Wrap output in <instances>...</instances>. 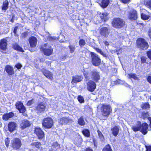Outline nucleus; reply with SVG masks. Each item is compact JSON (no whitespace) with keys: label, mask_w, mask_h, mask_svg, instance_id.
Masks as SVG:
<instances>
[{"label":"nucleus","mask_w":151,"mask_h":151,"mask_svg":"<svg viewBox=\"0 0 151 151\" xmlns=\"http://www.w3.org/2000/svg\"><path fill=\"white\" fill-rule=\"evenodd\" d=\"M83 75L86 80H88L90 77L92 80L96 83H98L101 79L100 73L95 69L91 71L90 73L85 71Z\"/></svg>","instance_id":"nucleus-1"},{"label":"nucleus","mask_w":151,"mask_h":151,"mask_svg":"<svg viewBox=\"0 0 151 151\" xmlns=\"http://www.w3.org/2000/svg\"><path fill=\"white\" fill-rule=\"evenodd\" d=\"M112 111L111 107L109 105L103 104L101 107V114L100 117V120H106Z\"/></svg>","instance_id":"nucleus-2"},{"label":"nucleus","mask_w":151,"mask_h":151,"mask_svg":"<svg viewBox=\"0 0 151 151\" xmlns=\"http://www.w3.org/2000/svg\"><path fill=\"white\" fill-rule=\"evenodd\" d=\"M136 46L140 50H144L148 48L149 45L145 39L139 37L138 38L136 41Z\"/></svg>","instance_id":"nucleus-3"},{"label":"nucleus","mask_w":151,"mask_h":151,"mask_svg":"<svg viewBox=\"0 0 151 151\" xmlns=\"http://www.w3.org/2000/svg\"><path fill=\"white\" fill-rule=\"evenodd\" d=\"M112 26L114 28L121 29L125 25V22L123 19L120 17L114 18L111 22Z\"/></svg>","instance_id":"nucleus-4"},{"label":"nucleus","mask_w":151,"mask_h":151,"mask_svg":"<svg viewBox=\"0 0 151 151\" xmlns=\"http://www.w3.org/2000/svg\"><path fill=\"white\" fill-rule=\"evenodd\" d=\"M54 124L53 120L50 117L44 118L42 122V127L45 129L51 128L53 126Z\"/></svg>","instance_id":"nucleus-5"},{"label":"nucleus","mask_w":151,"mask_h":151,"mask_svg":"<svg viewBox=\"0 0 151 151\" xmlns=\"http://www.w3.org/2000/svg\"><path fill=\"white\" fill-rule=\"evenodd\" d=\"M91 62L92 64L95 66L99 65L101 63V59L99 55L95 52H90Z\"/></svg>","instance_id":"nucleus-6"},{"label":"nucleus","mask_w":151,"mask_h":151,"mask_svg":"<svg viewBox=\"0 0 151 151\" xmlns=\"http://www.w3.org/2000/svg\"><path fill=\"white\" fill-rule=\"evenodd\" d=\"M11 145L12 147L14 150H19L22 145L21 141L19 138H15L11 142Z\"/></svg>","instance_id":"nucleus-7"},{"label":"nucleus","mask_w":151,"mask_h":151,"mask_svg":"<svg viewBox=\"0 0 151 151\" xmlns=\"http://www.w3.org/2000/svg\"><path fill=\"white\" fill-rule=\"evenodd\" d=\"M110 28L109 26L103 27L99 29V34L102 37H107L110 32Z\"/></svg>","instance_id":"nucleus-8"},{"label":"nucleus","mask_w":151,"mask_h":151,"mask_svg":"<svg viewBox=\"0 0 151 151\" xmlns=\"http://www.w3.org/2000/svg\"><path fill=\"white\" fill-rule=\"evenodd\" d=\"M34 132L39 139L42 140L44 139L45 137V133L40 127H35Z\"/></svg>","instance_id":"nucleus-9"},{"label":"nucleus","mask_w":151,"mask_h":151,"mask_svg":"<svg viewBox=\"0 0 151 151\" xmlns=\"http://www.w3.org/2000/svg\"><path fill=\"white\" fill-rule=\"evenodd\" d=\"M46 106L45 104L43 102L38 103L37 105L35 107V110L38 114L44 113L45 110Z\"/></svg>","instance_id":"nucleus-10"},{"label":"nucleus","mask_w":151,"mask_h":151,"mask_svg":"<svg viewBox=\"0 0 151 151\" xmlns=\"http://www.w3.org/2000/svg\"><path fill=\"white\" fill-rule=\"evenodd\" d=\"M128 19L131 21H135L138 18L137 11L134 9H132L128 12Z\"/></svg>","instance_id":"nucleus-11"},{"label":"nucleus","mask_w":151,"mask_h":151,"mask_svg":"<svg viewBox=\"0 0 151 151\" xmlns=\"http://www.w3.org/2000/svg\"><path fill=\"white\" fill-rule=\"evenodd\" d=\"M96 82L92 80H89L86 83V89L89 91L93 92L96 88Z\"/></svg>","instance_id":"nucleus-12"},{"label":"nucleus","mask_w":151,"mask_h":151,"mask_svg":"<svg viewBox=\"0 0 151 151\" xmlns=\"http://www.w3.org/2000/svg\"><path fill=\"white\" fill-rule=\"evenodd\" d=\"M16 108L20 113H24L26 110V108L22 103L21 101H18L15 104Z\"/></svg>","instance_id":"nucleus-13"},{"label":"nucleus","mask_w":151,"mask_h":151,"mask_svg":"<svg viewBox=\"0 0 151 151\" xmlns=\"http://www.w3.org/2000/svg\"><path fill=\"white\" fill-rule=\"evenodd\" d=\"M6 38L1 39L0 40V49L5 51L7 49V41Z\"/></svg>","instance_id":"nucleus-14"},{"label":"nucleus","mask_w":151,"mask_h":151,"mask_svg":"<svg viewBox=\"0 0 151 151\" xmlns=\"http://www.w3.org/2000/svg\"><path fill=\"white\" fill-rule=\"evenodd\" d=\"M72 120L68 117H63L58 120V122L60 124L62 125H66L68 123L71 122Z\"/></svg>","instance_id":"nucleus-15"},{"label":"nucleus","mask_w":151,"mask_h":151,"mask_svg":"<svg viewBox=\"0 0 151 151\" xmlns=\"http://www.w3.org/2000/svg\"><path fill=\"white\" fill-rule=\"evenodd\" d=\"M30 125L31 124L29 121L27 119H23L21 121L19 127L22 130H24Z\"/></svg>","instance_id":"nucleus-16"},{"label":"nucleus","mask_w":151,"mask_h":151,"mask_svg":"<svg viewBox=\"0 0 151 151\" xmlns=\"http://www.w3.org/2000/svg\"><path fill=\"white\" fill-rule=\"evenodd\" d=\"M4 70L9 76H12L14 74L15 72L14 68L11 65H6L4 68Z\"/></svg>","instance_id":"nucleus-17"},{"label":"nucleus","mask_w":151,"mask_h":151,"mask_svg":"<svg viewBox=\"0 0 151 151\" xmlns=\"http://www.w3.org/2000/svg\"><path fill=\"white\" fill-rule=\"evenodd\" d=\"M72 79L71 83L72 84L77 83H78L81 81L83 79V77L81 75H76L72 76Z\"/></svg>","instance_id":"nucleus-18"},{"label":"nucleus","mask_w":151,"mask_h":151,"mask_svg":"<svg viewBox=\"0 0 151 151\" xmlns=\"http://www.w3.org/2000/svg\"><path fill=\"white\" fill-rule=\"evenodd\" d=\"M42 72L43 75L48 79L51 80L53 79L52 73L50 71L44 69L42 70Z\"/></svg>","instance_id":"nucleus-19"},{"label":"nucleus","mask_w":151,"mask_h":151,"mask_svg":"<svg viewBox=\"0 0 151 151\" xmlns=\"http://www.w3.org/2000/svg\"><path fill=\"white\" fill-rule=\"evenodd\" d=\"M29 41L31 47H34L36 46L37 42V40L35 37H30L29 39Z\"/></svg>","instance_id":"nucleus-20"},{"label":"nucleus","mask_w":151,"mask_h":151,"mask_svg":"<svg viewBox=\"0 0 151 151\" xmlns=\"http://www.w3.org/2000/svg\"><path fill=\"white\" fill-rule=\"evenodd\" d=\"M148 127V125L146 122L141 123L140 132L143 134H146L147 132V129Z\"/></svg>","instance_id":"nucleus-21"},{"label":"nucleus","mask_w":151,"mask_h":151,"mask_svg":"<svg viewBox=\"0 0 151 151\" xmlns=\"http://www.w3.org/2000/svg\"><path fill=\"white\" fill-rule=\"evenodd\" d=\"M17 124L14 122H9L8 125V129L10 132H13L16 129Z\"/></svg>","instance_id":"nucleus-22"},{"label":"nucleus","mask_w":151,"mask_h":151,"mask_svg":"<svg viewBox=\"0 0 151 151\" xmlns=\"http://www.w3.org/2000/svg\"><path fill=\"white\" fill-rule=\"evenodd\" d=\"M12 46L13 49L17 51L20 52H24V51L22 47L17 42L12 44Z\"/></svg>","instance_id":"nucleus-23"},{"label":"nucleus","mask_w":151,"mask_h":151,"mask_svg":"<svg viewBox=\"0 0 151 151\" xmlns=\"http://www.w3.org/2000/svg\"><path fill=\"white\" fill-rule=\"evenodd\" d=\"M42 51L44 54L46 56H49L51 55L52 53L53 50L51 47L48 48H42Z\"/></svg>","instance_id":"nucleus-24"},{"label":"nucleus","mask_w":151,"mask_h":151,"mask_svg":"<svg viewBox=\"0 0 151 151\" xmlns=\"http://www.w3.org/2000/svg\"><path fill=\"white\" fill-rule=\"evenodd\" d=\"M110 2V0H101L99 4L102 8H105L108 6Z\"/></svg>","instance_id":"nucleus-25"},{"label":"nucleus","mask_w":151,"mask_h":151,"mask_svg":"<svg viewBox=\"0 0 151 151\" xmlns=\"http://www.w3.org/2000/svg\"><path fill=\"white\" fill-rule=\"evenodd\" d=\"M14 116V114L12 112L9 113H6L3 114L2 116V119L4 120L7 121L13 117Z\"/></svg>","instance_id":"nucleus-26"},{"label":"nucleus","mask_w":151,"mask_h":151,"mask_svg":"<svg viewBox=\"0 0 151 151\" xmlns=\"http://www.w3.org/2000/svg\"><path fill=\"white\" fill-rule=\"evenodd\" d=\"M51 148L50 149L49 151H55L58 149L60 148V145L57 142H53L51 145Z\"/></svg>","instance_id":"nucleus-27"},{"label":"nucleus","mask_w":151,"mask_h":151,"mask_svg":"<svg viewBox=\"0 0 151 151\" xmlns=\"http://www.w3.org/2000/svg\"><path fill=\"white\" fill-rule=\"evenodd\" d=\"M111 130L112 131V134L114 136L116 137L118 134L119 129L118 126H115L111 129Z\"/></svg>","instance_id":"nucleus-28"},{"label":"nucleus","mask_w":151,"mask_h":151,"mask_svg":"<svg viewBox=\"0 0 151 151\" xmlns=\"http://www.w3.org/2000/svg\"><path fill=\"white\" fill-rule=\"evenodd\" d=\"M9 3L8 0H5L3 2L1 6V9L5 11L9 8Z\"/></svg>","instance_id":"nucleus-29"},{"label":"nucleus","mask_w":151,"mask_h":151,"mask_svg":"<svg viewBox=\"0 0 151 151\" xmlns=\"http://www.w3.org/2000/svg\"><path fill=\"white\" fill-rule=\"evenodd\" d=\"M128 78L130 79H133L134 80H139V78L136 74L135 73H129L128 74Z\"/></svg>","instance_id":"nucleus-30"},{"label":"nucleus","mask_w":151,"mask_h":151,"mask_svg":"<svg viewBox=\"0 0 151 151\" xmlns=\"http://www.w3.org/2000/svg\"><path fill=\"white\" fill-rule=\"evenodd\" d=\"M132 129L134 132H137L141 130V122H139L136 126H133Z\"/></svg>","instance_id":"nucleus-31"},{"label":"nucleus","mask_w":151,"mask_h":151,"mask_svg":"<svg viewBox=\"0 0 151 151\" xmlns=\"http://www.w3.org/2000/svg\"><path fill=\"white\" fill-rule=\"evenodd\" d=\"M83 135L87 137H89L90 136V132L89 129H84L82 131Z\"/></svg>","instance_id":"nucleus-32"},{"label":"nucleus","mask_w":151,"mask_h":151,"mask_svg":"<svg viewBox=\"0 0 151 151\" xmlns=\"http://www.w3.org/2000/svg\"><path fill=\"white\" fill-rule=\"evenodd\" d=\"M100 17L101 20L104 22H106L108 19L107 15L104 13H102L100 14Z\"/></svg>","instance_id":"nucleus-33"},{"label":"nucleus","mask_w":151,"mask_h":151,"mask_svg":"<svg viewBox=\"0 0 151 151\" xmlns=\"http://www.w3.org/2000/svg\"><path fill=\"white\" fill-rule=\"evenodd\" d=\"M31 145L33 147H35L38 149H39L41 146V143L39 142H36L31 143Z\"/></svg>","instance_id":"nucleus-34"},{"label":"nucleus","mask_w":151,"mask_h":151,"mask_svg":"<svg viewBox=\"0 0 151 151\" xmlns=\"http://www.w3.org/2000/svg\"><path fill=\"white\" fill-rule=\"evenodd\" d=\"M141 107L143 109H148L150 108V105L148 102H145L142 104Z\"/></svg>","instance_id":"nucleus-35"},{"label":"nucleus","mask_w":151,"mask_h":151,"mask_svg":"<svg viewBox=\"0 0 151 151\" xmlns=\"http://www.w3.org/2000/svg\"><path fill=\"white\" fill-rule=\"evenodd\" d=\"M102 151H112L110 145L108 144L106 145L102 149Z\"/></svg>","instance_id":"nucleus-36"},{"label":"nucleus","mask_w":151,"mask_h":151,"mask_svg":"<svg viewBox=\"0 0 151 151\" xmlns=\"http://www.w3.org/2000/svg\"><path fill=\"white\" fill-rule=\"evenodd\" d=\"M97 132L99 138L101 141H104V137L101 132L99 129L97 130Z\"/></svg>","instance_id":"nucleus-37"},{"label":"nucleus","mask_w":151,"mask_h":151,"mask_svg":"<svg viewBox=\"0 0 151 151\" xmlns=\"http://www.w3.org/2000/svg\"><path fill=\"white\" fill-rule=\"evenodd\" d=\"M78 123L81 126H84L85 125V122L83 116H81L78 121Z\"/></svg>","instance_id":"nucleus-38"},{"label":"nucleus","mask_w":151,"mask_h":151,"mask_svg":"<svg viewBox=\"0 0 151 151\" xmlns=\"http://www.w3.org/2000/svg\"><path fill=\"white\" fill-rule=\"evenodd\" d=\"M95 50L98 53H99L101 55H103L104 57L107 58V55L105 54L99 48L95 47L94 48Z\"/></svg>","instance_id":"nucleus-39"},{"label":"nucleus","mask_w":151,"mask_h":151,"mask_svg":"<svg viewBox=\"0 0 151 151\" xmlns=\"http://www.w3.org/2000/svg\"><path fill=\"white\" fill-rule=\"evenodd\" d=\"M78 43L79 46L81 47H83L86 44L85 40L83 39H80Z\"/></svg>","instance_id":"nucleus-40"},{"label":"nucleus","mask_w":151,"mask_h":151,"mask_svg":"<svg viewBox=\"0 0 151 151\" xmlns=\"http://www.w3.org/2000/svg\"><path fill=\"white\" fill-rule=\"evenodd\" d=\"M141 19L143 20H147L149 19L150 16L149 15H146V14L142 13L141 14Z\"/></svg>","instance_id":"nucleus-41"},{"label":"nucleus","mask_w":151,"mask_h":151,"mask_svg":"<svg viewBox=\"0 0 151 151\" xmlns=\"http://www.w3.org/2000/svg\"><path fill=\"white\" fill-rule=\"evenodd\" d=\"M18 29V27L15 26L13 28V32L15 37H18L19 35L17 33V31Z\"/></svg>","instance_id":"nucleus-42"},{"label":"nucleus","mask_w":151,"mask_h":151,"mask_svg":"<svg viewBox=\"0 0 151 151\" xmlns=\"http://www.w3.org/2000/svg\"><path fill=\"white\" fill-rule=\"evenodd\" d=\"M68 47L70 49V52L71 53H73L76 49L75 46L74 45H70Z\"/></svg>","instance_id":"nucleus-43"},{"label":"nucleus","mask_w":151,"mask_h":151,"mask_svg":"<svg viewBox=\"0 0 151 151\" xmlns=\"http://www.w3.org/2000/svg\"><path fill=\"white\" fill-rule=\"evenodd\" d=\"M28 34L29 32H24L21 35V38L23 39H25L28 36Z\"/></svg>","instance_id":"nucleus-44"},{"label":"nucleus","mask_w":151,"mask_h":151,"mask_svg":"<svg viewBox=\"0 0 151 151\" xmlns=\"http://www.w3.org/2000/svg\"><path fill=\"white\" fill-rule=\"evenodd\" d=\"M77 99L78 101L80 103H83L84 102V100L83 96L81 95L78 96Z\"/></svg>","instance_id":"nucleus-45"},{"label":"nucleus","mask_w":151,"mask_h":151,"mask_svg":"<svg viewBox=\"0 0 151 151\" xmlns=\"http://www.w3.org/2000/svg\"><path fill=\"white\" fill-rule=\"evenodd\" d=\"M5 143L6 147L8 148L10 142L9 138L7 137L5 139Z\"/></svg>","instance_id":"nucleus-46"},{"label":"nucleus","mask_w":151,"mask_h":151,"mask_svg":"<svg viewBox=\"0 0 151 151\" xmlns=\"http://www.w3.org/2000/svg\"><path fill=\"white\" fill-rule=\"evenodd\" d=\"M148 116V115L147 112L146 113L145 112H143L141 114L142 117L144 119L147 118Z\"/></svg>","instance_id":"nucleus-47"},{"label":"nucleus","mask_w":151,"mask_h":151,"mask_svg":"<svg viewBox=\"0 0 151 151\" xmlns=\"http://www.w3.org/2000/svg\"><path fill=\"white\" fill-rule=\"evenodd\" d=\"M141 63H146L147 58L144 56H142L140 57Z\"/></svg>","instance_id":"nucleus-48"},{"label":"nucleus","mask_w":151,"mask_h":151,"mask_svg":"<svg viewBox=\"0 0 151 151\" xmlns=\"http://www.w3.org/2000/svg\"><path fill=\"white\" fill-rule=\"evenodd\" d=\"M145 5L148 7L151 8V0H147L146 2Z\"/></svg>","instance_id":"nucleus-49"},{"label":"nucleus","mask_w":151,"mask_h":151,"mask_svg":"<svg viewBox=\"0 0 151 151\" xmlns=\"http://www.w3.org/2000/svg\"><path fill=\"white\" fill-rule=\"evenodd\" d=\"M14 67L17 69H19L22 68V66L20 63H18L15 65Z\"/></svg>","instance_id":"nucleus-50"},{"label":"nucleus","mask_w":151,"mask_h":151,"mask_svg":"<svg viewBox=\"0 0 151 151\" xmlns=\"http://www.w3.org/2000/svg\"><path fill=\"white\" fill-rule=\"evenodd\" d=\"M146 151H151V145H145Z\"/></svg>","instance_id":"nucleus-51"},{"label":"nucleus","mask_w":151,"mask_h":151,"mask_svg":"<svg viewBox=\"0 0 151 151\" xmlns=\"http://www.w3.org/2000/svg\"><path fill=\"white\" fill-rule=\"evenodd\" d=\"M147 55L148 58L151 60V50H149L147 52Z\"/></svg>","instance_id":"nucleus-52"},{"label":"nucleus","mask_w":151,"mask_h":151,"mask_svg":"<svg viewBox=\"0 0 151 151\" xmlns=\"http://www.w3.org/2000/svg\"><path fill=\"white\" fill-rule=\"evenodd\" d=\"M33 100V99H32L31 100L28 101L27 103V105L28 106H30L33 103V102H32Z\"/></svg>","instance_id":"nucleus-53"},{"label":"nucleus","mask_w":151,"mask_h":151,"mask_svg":"<svg viewBox=\"0 0 151 151\" xmlns=\"http://www.w3.org/2000/svg\"><path fill=\"white\" fill-rule=\"evenodd\" d=\"M124 4H127L131 1V0H120Z\"/></svg>","instance_id":"nucleus-54"},{"label":"nucleus","mask_w":151,"mask_h":151,"mask_svg":"<svg viewBox=\"0 0 151 151\" xmlns=\"http://www.w3.org/2000/svg\"><path fill=\"white\" fill-rule=\"evenodd\" d=\"M148 35L150 38L151 39V28H150L147 32Z\"/></svg>","instance_id":"nucleus-55"},{"label":"nucleus","mask_w":151,"mask_h":151,"mask_svg":"<svg viewBox=\"0 0 151 151\" xmlns=\"http://www.w3.org/2000/svg\"><path fill=\"white\" fill-rule=\"evenodd\" d=\"M84 151H93V150L91 147H88L85 149Z\"/></svg>","instance_id":"nucleus-56"},{"label":"nucleus","mask_w":151,"mask_h":151,"mask_svg":"<svg viewBox=\"0 0 151 151\" xmlns=\"http://www.w3.org/2000/svg\"><path fill=\"white\" fill-rule=\"evenodd\" d=\"M67 55H62L61 57V59L62 60H64L67 58Z\"/></svg>","instance_id":"nucleus-57"},{"label":"nucleus","mask_w":151,"mask_h":151,"mask_svg":"<svg viewBox=\"0 0 151 151\" xmlns=\"http://www.w3.org/2000/svg\"><path fill=\"white\" fill-rule=\"evenodd\" d=\"M148 119L150 121V124H149L150 127L151 128V117H148Z\"/></svg>","instance_id":"nucleus-58"},{"label":"nucleus","mask_w":151,"mask_h":151,"mask_svg":"<svg viewBox=\"0 0 151 151\" xmlns=\"http://www.w3.org/2000/svg\"><path fill=\"white\" fill-rule=\"evenodd\" d=\"M105 45L106 46H108L109 45V42L107 41H105L104 42Z\"/></svg>","instance_id":"nucleus-59"},{"label":"nucleus","mask_w":151,"mask_h":151,"mask_svg":"<svg viewBox=\"0 0 151 151\" xmlns=\"http://www.w3.org/2000/svg\"><path fill=\"white\" fill-rule=\"evenodd\" d=\"M45 63L47 64L48 65H50L51 62L50 61H45Z\"/></svg>","instance_id":"nucleus-60"},{"label":"nucleus","mask_w":151,"mask_h":151,"mask_svg":"<svg viewBox=\"0 0 151 151\" xmlns=\"http://www.w3.org/2000/svg\"><path fill=\"white\" fill-rule=\"evenodd\" d=\"M45 61V59L44 58H41L40 59V61L41 63H43Z\"/></svg>","instance_id":"nucleus-61"},{"label":"nucleus","mask_w":151,"mask_h":151,"mask_svg":"<svg viewBox=\"0 0 151 151\" xmlns=\"http://www.w3.org/2000/svg\"><path fill=\"white\" fill-rule=\"evenodd\" d=\"M93 144L95 147H96V145L95 144L94 141H93Z\"/></svg>","instance_id":"nucleus-62"},{"label":"nucleus","mask_w":151,"mask_h":151,"mask_svg":"<svg viewBox=\"0 0 151 151\" xmlns=\"http://www.w3.org/2000/svg\"><path fill=\"white\" fill-rule=\"evenodd\" d=\"M50 39L51 40H53V38L52 37H50Z\"/></svg>","instance_id":"nucleus-63"},{"label":"nucleus","mask_w":151,"mask_h":151,"mask_svg":"<svg viewBox=\"0 0 151 151\" xmlns=\"http://www.w3.org/2000/svg\"><path fill=\"white\" fill-rule=\"evenodd\" d=\"M47 44H45V45H44L45 46H47Z\"/></svg>","instance_id":"nucleus-64"}]
</instances>
